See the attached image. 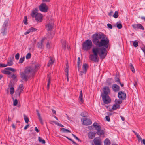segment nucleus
I'll return each mask as SVG.
<instances>
[{
  "label": "nucleus",
  "instance_id": "nucleus-27",
  "mask_svg": "<svg viewBox=\"0 0 145 145\" xmlns=\"http://www.w3.org/2000/svg\"><path fill=\"white\" fill-rule=\"evenodd\" d=\"M38 140L39 142H41L42 144H44L45 143V140L40 137H38Z\"/></svg>",
  "mask_w": 145,
  "mask_h": 145
},
{
  "label": "nucleus",
  "instance_id": "nucleus-6",
  "mask_svg": "<svg viewBox=\"0 0 145 145\" xmlns=\"http://www.w3.org/2000/svg\"><path fill=\"white\" fill-rule=\"evenodd\" d=\"M103 100L105 104H107L110 103L111 100L108 95H101Z\"/></svg>",
  "mask_w": 145,
  "mask_h": 145
},
{
  "label": "nucleus",
  "instance_id": "nucleus-5",
  "mask_svg": "<svg viewBox=\"0 0 145 145\" xmlns=\"http://www.w3.org/2000/svg\"><path fill=\"white\" fill-rule=\"evenodd\" d=\"M83 125H88L92 124L91 120L86 118H82L81 119Z\"/></svg>",
  "mask_w": 145,
  "mask_h": 145
},
{
  "label": "nucleus",
  "instance_id": "nucleus-38",
  "mask_svg": "<svg viewBox=\"0 0 145 145\" xmlns=\"http://www.w3.org/2000/svg\"><path fill=\"white\" fill-rule=\"evenodd\" d=\"M5 69L10 70V71H12V72H14L16 71V70L10 67L7 68Z\"/></svg>",
  "mask_w": 145,
  "mask_h": 145
},
{
  "label": "nucleus",
  "instance_id": "nucleus-32",
  "mask_svg": "<svg viewBox=\"0 0 145 145\" xmlns=\"http://www.w3.org/2000/svg\"><path fill=\"white\" fill-rule=\"evenodd\" d=\"M13 63V62L12 60H8L7 64H6L7 66H11Z\"/></svg>",
  "mask_w": 145,
  "mask_h": 145
},
{
  "label": "nucleus",
  "instance_id": "nucleus-44",
  "mask_svg": "<svg viewBox=\"0 0 145 145\" xmlns=\"http://www.w3.org/2000/svg\"><path fill=\"white\" fill-rule=\"evenodd\" d=\"M30 30L31 32L35 31L37 30V29L33 27H31L30 28Z\"/></svg>",
  "mask_w": 145,
  "mask_h": 145
},
{
  "label": "nucleus",
  "instance_id": "nucleus-45",
  "mask_svg": "<svg viewBox=\"0 0 145 145\" xmlns=\"http://www.w3.org/2000/svg\"><path fill=\"white\" fill-rule=\"evenodd\" d=\"M19 53H17L15 55V57L16 59L18 60L19 59Z\"/></svg>",
  "mask_w": 145,
  "mask_h": 145
},
{
  "label": "nucleus",
  "instance_id": "nucleus-63",
  "mask_svg": "<svg viewBox=\"0 0 145 145\" xmlns=\"http://www.w3.org/2000/svg\"><path fill=\"white\" fill-rule=\"evenodd\" d=\"M113 13V12L112 11H111L108 14V15L110 16H111L112 14Z\"/></svg>",
  "mask_w": 145,
  "mask_h": 145
},
{
  "label": "nucleus",
  "instance_id": "nucleus-54",
  "mask_svg": "<svg viewBox=\"0 0 145 145\" xmlns=\"http://www.w3.org/2000/svg\"><path fill=\"white\" fill-rule=\"evenodd\" d=\"M138 24H134L132 25V26L134 29L137 28Z\"/></svg>",
  "mask_w": 145,
  "mask_h": 145
},
{
  "label": "nucleus",
  "instance_id": "nucleus-58",
  "mask_svg": "<svg viewBox=\"0 0 145 145\" xmlns=\"http://www.w3.org/2000/svg\"><path fill=\"white\" fill-rule=\"evenodd\" d=\"M16 77V75L14 74H13L12 76V78H13L14 80Z\"/></svg>",
  "mask_w": 145,
  "mask_h": 145
},
{
  "label": "nucleus",
  "instance_id": "nucleus-1",
  "mask_svg": "<svg viewBox=\"0 0 145 145\" xmlns=\"http://www.w3.org/2000/svg\"><path fill=\"white\" fill-rule=\"evenodd\" d=\"M92 38V41L94 44L99 47H95L92 49L93 54L90 55L89 58L94 62H97L99 60L98 54L102 59L107 55L106 48L108 47L109 40L103 33L94 34Z\"/></svg>",
  "mask_w": 145,
  "mask_h": 145
},
{
  "label": "nucleus",
  "instance_id": "nucleus-49",
  "mask_svg": "<svg viewBox=\"0 0 145 145\" xmlns=\"http://www.w3.org/2000/svg\"><path fill=\"white\" fill-rule=\"evenodd\" d=\"M80 60L79 57H78V67H80Z\"/></svg>",
  "mask_w": 145,
  "mask_h": 145
},
{
  "label": "nucleus",
  "instance_id": "nucleus-56",
  "mask_svg": "<svg viewBox=\"0 0 145 145\" xmlns=\"http://www.w3.org/2000/svg\"><path fill=\"white\" fill-rule=\"evenodd\" d=\"M81 116L84 117H85L86 116V114L84 113L83 112L81 114Z\"/></svg>",
  "mask_w": 145,
  "mask_h": 145
},
{
  "label": "nucleus",
  "instance_id": "nucleus-57",
  "mask_svg": "<svg viewBox=\"0 0 145 145\" xmlns=\"http://www.w3.org/2000/svg\"><path fill=\"white\" fill-rule=\"evenodd\" d=\"M30 30V29L28 30L26 32L24 33V34L25 35H27L29 34L31 32Z\"/></svg>",
  "mask_w": 145,
  "mask_h": 145
},
{
  "label": "nucleus",
  "instance_id": "nucleus-14",
  "mask_svg": "<svg viewBox=\"0 0 145 145\" xmlns=\"http://www.w3.org/2000/svg\"><path fill=\"white\" fill-rule=\"evenodd\" d=\"M23 89V85L22 84H20L17 90L16 91V93H18V95H20V93H22Z\"/></svg>",
  "mask_w": 145,
  "mask_h": 145
},
{
  "label": "nucleus",
  "instance_id": "nucleus-21",
  "mask_svg": "<svg viewBox=\"0 0 145 145\" xmlns=\"http://www.w3.org/2000/svg\"><path fill=\"white\" fill-rule=\"evenodd\" d=\"M83 94L82 90L80 91V95L79 96V99L80 101L82 103H83L84 102V100L82 98Z\"/></svg>",
  "mask_w": 145,
  "mask_h": 145
},
{
  "label": "nucleus",
  "instance_id": "nucleus-43",
  "mask_svg": "<svg viewBox=\"0 0 145 145\" xmlns=\"http://www.w3.org/2000/svg\"><path fill=\"white\" fill-rule=\"evenodd\" d=\"M31 54L30 53H28L26 56V59H29L31 57Z\"/></svg>",
  "mask_w": 145,
  "mask_h": 145
},
{
  "label": "nucleus",
  "instance_id": "nucleus-13",
  "mask_svg": "<svg viewBox=\"0 0 145 145\" xmlns=\"http://www.w3.org/2000/svg\"><path fill=\"white\" fill-rule=\"evenodd\" d=\"M45 39V38H43L40 42H38L37 44L38 47L40 49H42L43 48V42Z\"/></svg>",
  "mask_w": 145,
  "mask_h": 145
},
{
  "label": "nucleus",
  "instance_id": "nucleus-33",
  "mask_svg": "<svg viewBox=\"0 0 145 145\" xmlns=\"http://www.w3.org/2000/svg\"><path fill=\"white\" fill-rule=\"evenodd\" d=\"M3 73L4 74L8 75H10L11 74V72L8 70L6 69L3 71Z\"/></svg>",
  "mask_w": 145,
  "mask_h": 145
},
{
  "label": "nucleus",
  "instance_id": "nucleus-36",
  "mask_svg": "<svg viewBox=\"0 0 145 145\" xmlns=\"http://www.w3.org/2000/svg\"><path fill=\"white\" fill-rule=\"evenodd\" d=\"M115 102L116 104L118 105L119 104H121L122 102V101L120 100L116 99L115 100Z\"/></svg>",
  "mask_w": 145,
  "mask_h": 145
},
{
  "label": "nucleus",
  "instance_id": "nucleus-61",
  "mask_svg": "<svg viewBox=\"0 0 145 145\" xmlns=\"http://www.w3.org/2000/svg\"><path fill=\"white\" fill-rule=\"evenodd\" d=\"M141 141L142 143H143L144 145H145V139L142 140Z\"/></svg>",
  "mask_w": 145,
  "mask_h": 145
},
{
  "label": "nucleus",
  "instance_id": "nucleus-7",
  "mask_svg": "<svg viewBox=\"0 0 145 145\" xmlns=\"http://www.w3.org/2000/svg\"><path fill=\"white\" fill-rule=\"evenodd\" d=\"M39 8L41 11L44 12H46L48 9V7L45 4L42 3L40 6Z\"/></svg>",
  "mask_w": 145,
  "mask_h": 145
},
{
  "label": "nucleus",
  "instance_id": "nucleus-41",
  "mask_svg": "<svg viewBox=\"0 0 145 145\" xmlns=\"http://www.w3.org/2000/svg\"><path fill=\"white\" fill-rule=\"evenodd\" d=\"M25 59V57L24 56L22 58H20L19 60V63H22L24 61Z\"/></svg>",
  "mask_w": 145,
  "mask_h": 145
},
{
  "label": "nucleus",
  "instance_id": "nucleus-39",
  "mask_svg": "<svg viewBox=\"0 0 145 145\" xmlns=\"http://www.w3.org/2000/svg\"><path fill=\"white\" fill-rule=\"evenodd\" d=\"M118 14L117 11H116L115 12L114 14L113 15V17L114 18H116L118 17Z\"/></svg>",
  "mask_w": 145,
  "mask_h": 145
},
{
  "label": "nucleus",
  "instance_id": "nucleus-18",
  "mask_svg": "<svg viewBox=\"0 0 145 145\" xmlns=\"http://www.w3.org/2000/svg\"><path fill=\"white\" fill-rule=\"evenodd\" d=\"M54 33H52L51 31H48L47 33V38L49 39H51L54 36Z\"/></svg>",
  "mask_w": 145,
  "mask_h": 145
},
{
  "label": "nucleus",
  "instance_id": "nucleus-52",
  "mask_svg": "<svg viewBox=\"0 0 145 145\" xmlns=\"http://www.w3.org/2000/svg\"><path fill=\"white\" fill-rule=\"evenodd\" d=\"M105 118L106 120L108 121V122H109L110 121V119L109 116H106L105 117Z\"/></svg>",
  "mask_w": 145,
  "mask_h": 145
},
{
  "label": "nucleus",
  "instance_id": "nucleus-4",
  "mask_svg": "<svg viewBox=\"0 0 145 145\" xmlns=\"http://www.w3.org/2000/svg\"><path fill=\"white\" fill-rule=\"evenodd\" d=\"M92 46V41L90 39H88L83 43L82 48L85 51H88L91 49Z\"/></svg>",
  "mask_w": 145,
  "mask_h": 145
},
{
  "label": "nucleus",
  "instance_id": "nucleus-2",
  "mask_svg": "<svg viewBox=\"0 0 145 145\" xmlns=\"http://www.w3.org/2000/svg\"><path fill=\"white\" fill-rule=\"evenodd\" d=\"M36 71L35 68L33 67H26L24 72H20V74L22 79L25 81L28 80L31 74Z\"/></svg>",
  "mask_w": 145,
  "mask_h": 145
},
{
  "label": "nucleus",
  "instance_id": "nucleus-20",
  "mask_svg": "<svg viewBox=\"0 0 145 145\" xmlns=\"http://www.w3.org/2000/svg\"><path fill=\"white\" fill-rule=\"evenodd\" d=\"M61 43L62 44V47L63 49L65 50L66 48V44L65 41V40H62L61 41Z\"/></svg>",
  "mask_w": 145,
  "mask_h": 145
},
{
  "label": "nucleus",
  "instance_id": "nucleus-40",
  "mask_svg": "<svg viewBox=\"0 0 145 145\" xmlns=\"http://www.w3.org/2000/svg\"><path fill=\"white\" fill-rule=\"evenodd\" d=\"M135 135H136V137L139 140H140L141 141L142 140V139L139 135L137 133H136Z\"/></svg>",
  "mask_w": 145,
  "mask_h": 145
},
{
  "label": "nucleus",
  "instance_id": "nucleus-42",
  "mask_svg": "<svg viewBox=\"0 0 145 145\" xmlns=\"http://www.w3.org/2000/svg\"><path fill=\"white\" fill-rule=\"evenodd\" d=\"M117 27L118 29H120L122 28V26L121 24L118 23L117 24Z\"/></svg>",
  "mask_w": 145,
  "mask_h": 145
},
{
  "label": "nucleus",
  "instance_id": "nucleus-30",
  "mask_svg": "<svg viewBox=\"0 0 145 145\" xmlns=\"http://www.w3.org/2000/svg\"><path fill=\"white\" fill-rule=\"evenodd\" d=\"M130 66V68L132 72H135V70L134 69V67L133 66V65L131 63H130L129 65Z\"/></svg>",
  "mask_w": 145,
  "mask_h": 145
},
{
  "label": "nucleus",
  "instance_id": "nucleus-29",
  "mask_svg": "<svg viewBox=\"0 0 145 145\" xmlns=\"http://www.w3.org/2000/svg\"><path fill=\"white\" fill-rule=\"evenodd\" d=\"M97 131H98L96 133L98 135H101L104 134L103 131V130L101 129L100 130Z\"/></svg>",
  "mask_w": 145,
  "mask_h": 145
},
{
  "label": "nucleus",
  "instance_id": "nucleus-60",
  "mask_svg": "<svg viewBox=\"0 0 145 145\" xmlns=\"http://www.w3.org/2000/svg\"><path fill=\"white\" fill-rule=\"evenodd\" d=\"M29 126V125H27L26 126H25L24 128V129L25 130H26L28 128V127Z\"/></svg>",
  "mask_w": 145,
  "mask_h": 145
},
{
  "label": "nucleus",
  "instance_id": "nucleus-9",
  "mask_svg": "<svg viewBox=\"0 0 145 145\" xmlns=\"http://www.w3.org/2000/svg\"><path fill=\"white\" fill-rule=\"evenodd\" d=\"M103 93L101 95H108L110 93L109 88L108 87L105 86L103 89Z\"/></svg>",
  "mask_w": 145,
  "mask_h": 145
},
{
  "label": "nucleus",
  "instance_id": "nucleus-17",
  "mask_svg": "<svg viewBox=\"0 0 145 145\" xmlns=\"http://www.w3.org/2000/svg\"><path fill=\"white\" fill-rule=\"evenodd\" d=\"M54 24L52 22L46 25V27L48 28V31H50V30L52 28Z\"/></svg>",
  "mask_w": 145,
  "mask_h": 145
},
{
  "label": "nucleus",
  "instance_id": "nucleus-31",
  "mask_svg": "<svg viewBox=\"0 0 145 145\" xmlns=\"http://www.w3.org/2000/svg\"><path fill=\"white\" fill-rule=\"evenodd\" d=\"M61 130L64 133H70L71 132L70 130L64 128H61Z\"/></svg>",
  "mask_w": 145,
  "mask_h": 145
},
{
  "label": "nucleus",
  "instance_id": "nucleus-64",
  "mask_svg": "<svg viewBox=\"0 0 145 145\" xmlns=\"http://www.w3.org/2000/svg\"><path fill=\"white\" fill-rule=\"evenodd\" d=\"M35 130L38 133L39 132V130L37 127H35Z\"/></svg>",
  "mask_w": 145,
  "mask_h": 145
},
{
  "label": "nucleus",
  "instance_id": "nucleus-53",
  "mask_svg": "<svg viewBox=\"0 0 145 145\" xmlns=\"http://www.w3.org/2000/svg\"><path fill=\"white\" fill-rule=\"evenodd\" d=\"M141 49L142 50L143 52L145 54V47L144 46H142L141 48Z\"/></svg>",
  "mask_w": 145,
  "mask_h": 145
},
{
  "label": "nucleus",
  "instance_id": "nucleus-34",
  "mask_svg": "<svg viewBox=\"0 0 145 145\" xmlns=\"http://www.w3.org/2000/svg\"><path fill=\"white\" fill-rule=\"evenodd\" d=\"M10 93L11 94H13L14 92V90L13 87H11L10 88Z\"/></svg>",
  "mask_w": 145,
  "mask_h": 145
},
{
  "label": "nucleus",
  "instance_id": "nucleus-26",
  "mask_svg": "<svg viewBox=\"0 0 145 145\" xmlns=\"http://www.w3.org/2000/svg\"><path fill=\"white\" fill-rule=\"evenodd\" d=\"M104 145H110V141L108 138L105 139L104 142Z\"/></svg>",
  "mask_w": 145,
  "mask_h": 145
},
{
  "label": "nucleus",
  "instance_id": "nucleus-46",
  "mask_svg": "<svg viewBox=\"0 0 145 145\" xmlns=\"http://www.w3.org/2000/svg\"><path fill=\"white\" fill-rule=\"evenodd\" d=\"M18 103V101L16 99L14 100L13 101V105L14 106H16Z\"/></svg>",
  "mask_w": 145,
  "mask_h": 145
},
{
  "label": "nucleus",
  "instance_id": "nucleus-37",
  "mask_svg": "<svg viewBox=\"0 0 145 145\" xmlns=\"http://www.w3.org/2000/svg\"><path fill=\"white\" fill-rule=\"evenodd\" d=\"M137 29H140L142 30L144 29V28L141 24H138Z\"/></svg>",
  "mask_w": 145,
  "mask_h": 145
},
{
  "label": "nucleus",
  "instance_id": "nucleus-50",
  "mask_svg": "<svg viewBox=\"0 0 145 145\" xmlns=\"http://www.w3.org/2000/svg\"><path fill=\"white\" fill-rule=\"evenodd\" d=\"M65 72L66 73V74H68V67L67 65L66 67L65 70Z\"/></svg>",
  "mask_w": 145,
  "mask_h": 145
},
{
  "label": "nucleus",
  "instance_id": "nucleus-62",
  "mask_svg": "<svg viewBox=\"0 0 145 145\" xmlns=\"http://www.w3.org/2000/svg\"><path fill=\"white\" fill-rule=\"evenodd\" d=\"M117 83L118 84H120V85H121V86L122 87H123L124 86V84H121V82H120V81H119V82H118Z\"/></svg>",
  "mask_w": 145,
  "mask_h": 145
},
{
  "label": "nucleus",
  "instance_id": "nucleus-12",
  "mask_svg": "<svg viewBox=\"0 0 145 145\" xmlns=\"http://www.w3.org/2000/svg\"><path fill=\"white\" fill-rule=\"evenodd\" d=\"M113 90L115 92H118L120 90L119 86L116 84H114L112 86Z\"/></svg>",
  "mask_w": 145,
  "mask_h": 145
},
{
  "label": "nucleus",
  "instance_id": "nucleus-24",
  "mask_svg": "<svg viewBox=\"0 0 145 145\" xmlns=\"http://www.w3.org/2000/svg\"><path fill=\"white\" fill-rule=\"evenodd\" d=\"M50 78L49 75H48V84L47 85V88L48 89L49 88V85L50 84Z\"/></svg>",
  "mask_w": 145,
  "mask_h": 145
},
{
  "label": "nucleus",
  "instance_id": "nucleus-59",
  "mask_svg": "<svg viewBox=\"0 0 145 145\" xmlns=\"http://www.w3.org/2000/svg\"><path fill=\"white\" fill-rule=\"evenodd\" d=\"M115 81L116 82H119L120 81V80L118 78H116Z\"/></svg>",
  "mask_w": 145,
  "mask_h": 145
},
{
  "label": "nucleus",
  "instance_id": "nucleus-11",
  "mask_svg": "<svg viewBox=\"0 0 145 145\" xmlns=\"http://www.w3.org/2000/svg\"><path fill=\"white\" fill-rule=\"evenodd\" d=\"M126 94L122 91L119 92L118 93V97L120 99H124L126 98Z\"/></svg>",
  "mask_w": 145,
  "mask_h": 145
},
{
  "label": "nucleus",
  "instance_id": "nucleus-3",
  "mask_svg": "<svg viewBox=\"0 0 145 145\" xmlns=\"http://www.w3.org/2000/svg\"><path fill=\"white\" fill-rule=\"evenodd\" d=\"M37 9H35L33 10L31 13V16L35 18L36 21L38 22H41L42 20V15L40 14L37 12Z\"/></svg>",
  "mask_w": 145,
  "mask_h": 145
},
{
  "label": "nucleus",
  "instance_id": "nucleus-25",
  "mask_svg": "<svg viewBox=\"0 0 145 145\" xmlns=\"http://www.w3.org/2000/svg\"><path fill=\"white\" fill-rule=\"evenodd\" d=\"M120 107V105L115 104L113 106L112 109L113 110H115L118 108H119Z\"/></svg>",
  "mask_w": 145,
  "mask_h": 145
},
{
  "label": "nucleus",
  "instance_id": "nucleus-10",
  "mask_svg": "<svg viewBox=\"0 0 145 145\" xmlns=\"http://www.w3.org/2000/svg\"><path fill=\"white\" fill-rule=\"evenodd\" d=\"M95 145H102V142L100 138L96 137L93 140Z\"/></svg>",
  "mask_w": 145,
  "mask_h": 145
},
{
  "label": "nucleus",
  "instance_id": "nucleus-55",
  "mask_svg": "<svg viewBox=\"0 0 145 145\" xmlns=\"http://www.w3.org/2000/svg\"><path fill=\"white\" fill-rule=\"evenodd\" d=\"M107 26H108V27L110 28V29H112V25H111L110 24H107Z\"/></svg>",
  "mask_w": 145,
  "mask_h": 145
},
{
  "label": "nucleus",
  "instance_id": "nucleus-48",
  "mask_svg": "<svg viewBox=\"0 0 145 145\" xmlns=\"http://www.w3.org/2000/svg\"><path fill=\"white\" fill-rule=\"evenodd\" d=\"M7 66V65L4 64L0 63V67H4Z\"/></svg>",
  "mask_w": 145,
  "mask_h": 145
},
{
  "label": "nucleus",
  "instance_id": "nucleus-15",
  "mask_svg": "<svg viewBox=\"0 0 145 145\" xmlns=\"http://www.w3.org/2000/svg\"><path fill=\"white\" fill-rule=\"evenodd\" d=\"M96 133L93 132H90L88 133V136L89 138L90 139H93L96 135Z\"/></svg>",
  "mask_w": 145,
  "mask_h": 145
},
{
  "label": "nucleus",
  "instance_id": "nucleus-28",
  "mask_svg": "<svg viewBox=\"0 0 145 145\" xmlns=\"http://www.w3.org/2000/svg\"><path fill=\"white\" fill-rule=\"evenodd\" d=\"M24 119L25 123H28L29 121V119L27 116L25 114H24Z\"/></svg>",
  "mask_w": 145,
  "mask_h": 145
},
{
  "label": "nucleus",
  "instance_id": "nucleus-8",
  "mask_svg": "<svg viewBox=\"0 0 145 145\" xmlns=\"http://www.w3.org/2000/svg\"><path fill=\"white\" fill-rule=\"evenodd\" d=\"M88 67V65L86 64H83L82 66V71H81L80 73V75L82 76L83 74H85L86 73L87 68Z\"/></svg>",
  "mask_w": 145,
  "mask_h": 145
},
{
  "label": "nucleus",
  "instance_id": "nucleus-47",
  "mask_svg": "<svg viewBox=\"0 0 145 145\" xmlns=\"http://www.w3.org/2000/svg\"><path fill=\"white\" fill-rule=\"evenodd\" d=\"M133 46L135 47H137L138 46V43L137 42L135 41L133 43Z\"/></svg>",
  "mask_w": 145,
  "mask_h": 145
},
{
  "label": "nucleus",
  "instance_id": "nucleus-16",
  "mask_svg": "<svg viewBox=\"0 0 145 145\" xmlns=\"http://www.w3.org/2000/svg\"><path fill=\"white\" fill-rule=\"evenodd\" d=\"M36 111L37 113V116H38V119L39 120V121L42 124H43V122L42 121V118L40 114L39 113V111L37 110Z\"/></svg>",
  "mask_w": 145,
  "mask_h": 145
},
{
  "label": "nucleus",
  "instance_id": "nucleus-51",
  "mask_svg": "<svg viewBox=\"0 0 145 145\" xmlns=\"http://www.w3.org/2000/svg\"><path fill=\"white\" fill-rule=\"evenodd\" d=\"M73 136L74 137L76 140H78V141L81 142V141L80 140L78 137H77L75 135L73 134H72Z\"/></svg>",
  "mask_w": 145,
  "mask_h": 145
},
{
  "label": "nucleus",
  "instance_id": "nucleus-19",
  "mask_svg": "<svg viewBox=\"0 0 145 145\" xmlns=\"http://www.w3.org/2000/svg\"><path fill=\"white\" fill-rule=\"evenodd\" d=\"M94 127L97 130H100L101 129V127L97 124V123H94L93 125Z\"/></svg>",
  "mask_w": 145,
  "mask_h": 145
},
{
  "label": "nucleus",
  "instance_id": "nucleus-22",
  "mask_svg": "<svg viewBox=\"0 0 145 145\" xmlns=\"http://www.w3.org/2000/svg\"><path fill=\"white\" fill-rule=\"evenodd\" d=\"M8 21L7 20L5 21L3 24V27L4 28V31H5L6 30V27H7Z\"/></svg>",
  "mask_w": 145,
  "mask_h": 145
},
{
  "label": "nucleus",
  "instance_id": "nucleus-35",
  "mask_svg": "<svg viewBox=\"0 0 145 145\" xmlns=\"http://www.w3.org/2000/svg\"><path fill=\"white\" fill-rule=\"evenodd\" d=\"M27 16H25L24 18V20H23V22L24 24L26 25L27 24Z\"/></svg>",
  "mask_w": 145,
  "mask_h": 145
},
{
  "label": "nucleus",
  "instance_id": "nucleus-23",
  "mask_svg": "<svg viewBox=\"0 0 145 145\" xmlns=\"http://www.w3.org/2000/svg\"><path fill=\"white\" fill-rule=\"evenodd\" d=\"M50 60H49L48 63L47 64V66L49 67L50 65H52L54 62V61L53 60V58L52 57H50Z\"/></svg>",
  "mask_w": 145,
  "mask_h": 145
}]
</instances>
